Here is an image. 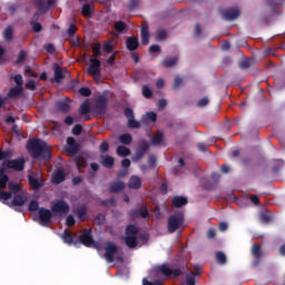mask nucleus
Wrapping results in <instances>:
<instances>
[{
    "label": "nucleus",
    "instance_id": "obj_21",
    "mask_svg": "<svg viewBox=\"0 0 285 285\" xmlns=\"http://www.w3.org/2000/svg\"><path fill=\"white\" fill-rule=\"evenodd\" d=\"M151 146H161L164 144V131L157 130L150 138Z\"/></svg>",
    "mask_w": 285,
    "mask_h": 285
},
{
    "label": "nucleus",
    "instance_id": "obj_27",
    "mask_svg": "<svg viewBox=\"0 0 285 285\" xmlns=\"http://www.w3.org/2000/svg\"><path fill=\"white\" fill-rule=\"evenodd\" d=\"M179 61V57H167L165 60L161 61V66L164 68H175L177 66V62Z\"/></svg>",
    "mask_w": 285,
    "mask_h": 285
},
{
    "label": "nucleus",
    "instance_id": "obj_29",
    "mask_svg": "<svg viewBox=\"0 0 285 285\" xmlns=\"http://www.w3.org/2000/svg\"><path fill=\"white\" fill-rule=\"evenodd\" d=\"M23 95V87H12L9 92L8 97L9 99H17V97H21Z\"/></svg>",
    "mask_w": 285,
    "mask_h": 285
},
{
    "label": "nucleus",
    "instance_id": "obj_54",
    "mask_svg": "<svg viewBox=\"0 0 285 285\" xmlns=\"http://www.w3.org/2000/svg\"><path fill=\"white\" fill-rule=\"evenodd\" d=\"M83 130V127L81 125H75L73 128L71 129L72 135L79 136L81 135Z\"/></svg>",
    "mask_w": 285,
    "mask_h": 285
},
{
    "label": "nucleus",
    "instance_id": "obj_28",
    "mask_svg": "<svg viewBox=\"0 0 285 285\" xmlns=\"http://www.w3.org/2000/svg\"><path fill=\"white\" fill-rule=\"evenodd\" d=\"M186 204H188V198L184 196H175L173 198L174 208H181L183 206H186Z\"/></svg>",
    "mask_w": 285,
    "mask_h": 285
},
{
    "label": "nucleus",
    "instance_id": "obj_14",
    "mask_svg": "<svg viewBox=\"0 0 285 285\" xmlns=\"http://www.w3.org/2000/svg\"><path fill=\"white\" fill-rule=\"evenodd\" d=\"M28 202V196L23 193L14 194L13 199L11 203L8 204L10 208H17V206H26V203Z\"/></svg>",
    "mask_w": 285,
    "mask_h": 285
},
{
    "label": "nucleus",
    "instance_id": "obj_12",
    "mask_svg": "<svg viewBox=\"0 0 285 285\" xmlns=\"http://www.w3.org/2000/svg\"><path fill=\"white\" fill-rule=\"evenodd\" d=\"M52 210L45 207H40L38 212V217L42 226H48L52 222Z\"/></svg>",
    "mask_w": 285,
    "mask_h": 285
},
{
    "label": "nucleus",
    "instance_id": "obj_19",
    "mask_svg": "<svg viewBox=\"0 0 285 285\" xmlns=\"http://www.w3.org/2000/svg\"><path fill=\"white\" fill-rule=\"evenodd\" d=\"M60 238L62 239L63 244H67V246H79V240H75L72 232H70V229H65L63 233L60 235Z\"/></svg>",
    "mask_w": 285,
    "mask_h": 285
},
{
    "label": "nucleus",
    "instance_id": "obj_50",
    "mask_svg": "<svg viewBox=\"0 0 285 285\" xmlns=\"http://www.w3.org/2000/svg\"><path fill=\"white\" fill-rule=\"evenodd\" d=\"M0 199H3V202H8V199H12V191H0Z\"/></svg>",
    "mask_w": 285,
    "mask_h": 285
},
{
    "label": "nucleus",
    "instance_id": "obj_31",
    "mask_svg": "<svg viewBox=\"0 0 285 285\" xmlns=\"http://www.w3.org/2000/svg\"><path fill=\"white\" fill-rule=\"evenodd\" d=\"M13 37H14V29L12 28V26H8L3 30V39H4V41H7V43H10V41H12Z\"/></svg>",
    "mask_w": 285,
    "mask_h": 285
},
{
    "label": "nucleus",
    "instance_id": "obj_22",
    "mask_svg": "<svg viewBox=\"0 0 285 285\" xmlns=\"http://www.w3.org/2000/svg\"><path fill=\"white\" fill-rule=\"evenodd\" d=\"M140 37L142 46H148L150 43V31L148 30V24H142Z\"/></svg>",
    "mask_w": 285,
    "mask_h": 285
},
{
    "label": "nucleus",
    "instance_id": "obj_24",
    "mask_svg": "<svg viewBox=\"0 0 285 285\" xmlns=\"http://www.w3.org/2000/svg\"><path fill=\"white\" fill-rule=\"evenodd\" d=\"M28 181L33 190H39L43 186V181L32 175L28 176Z\"/></svg>",
    "mask_w": 285,
    "mask_h": 285
},
{
    "label": "nucleus",
    "instance_id": "obj_61",
    "mask_svg": "<svg viewBox=\"0 0 285 285\" xmlns=\"http://www.w3.org/2000/svg\"><path fill=\"white\" fill-rule=\"evenodd\" d=\"M66 224L67 226H75V224H77V220H75V216L72 215L67 216Z\"/></svg>",
    "mask_w": 285,
    "mask_h": 285
},
{
    "label": "nucleus",
    "instance_id": "obj_23",
    "mask_svg": "<svg viewBox=\"0 0 285 285\" xmlns=\"http://www.w3.org/2000/svg\"><path fill=\"white\" fill-rule=\"evenodd\" d=\"M70 98L57 101L56 109L59 110V112H68V110H70Z\"/></svg>",
    "mask_w": 285,
    "mask_h": 285
},
{
    "label": "nucleus",
    "instance_id": "obj_36",
    "mask_svg": "<svg viewBox=\"0 0 285 285\" xmlns=\"http://www.w3.org/2000/svg\"><path fill=\"white\" fill-rule=\"evenodd\" d=\"M116 153L118 157H130V149L126 146H119Z\"/></svg>",
    "mask_w": 285,
    "mask_h": 285
},
{
    "label": "nucleus",
    "instance_id": "obj_49",
    "mask_svg": "<svg viewBox=\"0 0 285 285\" xmlns=\"http://www.w3.org/2000/svg\"><path fill=\"white\" fill-rule=\"evenodd\" d=\"M29 23L32 27L33 32H41V30H43V26H41L40 22L30 21Z\"/></svg>",
    "mask_w": 285,
    "mask_h": 285
},
{
    "label": "nucleus",
    "instance_id": "obj_57",
    "mask_svg": "<svg viewBox=\"0 0 285 285\" xmlns=\"http://www.w3.org/2000/svg\"><path fill=\"white\" fill-rule=\"evenodd\" d=\"M125 117H127V119H135V111H132V108H125Z\"/></svg>",
    "mask_w": 285,
    "mask_h": 285
},
{
    "label": "nucleus",
    "instance_id": "obj_9",
    "mask_svg": "<svg viewBox=\"0 0 285 285\" xmlns=\"http://www.w3.org/2000/svg\"><path fill=\"white\" fill-rule=\"evenodd\" d=\"M149 148H150V144H148V140L142 139L139 146L136 148V153L132 156V161H141V159L146 157V153H148Z\"/></svg>",
    "mask_w": 285,
    "mask_h": 285
},
{
    "label": "nucleus",
    "instance_id": "obj_44",
    "mask_svg": "<svg viewBox=\"0 0 285 285\" xmlns=\"http://www.w3.org/2000/svg\"><path fill=\"white\" fill-rule=\"evenodd\" d=\"M216 261L218 264H222V265L226 264V262H227L226 254H224V252H217Z\"/></svg>",
    "mask_w": 285,
    "mask_h": 285
},
{
    "label": "nucleus",
    "instance_id": "obj_39",
    "mask_svg": "<svg viewBox=\"0 0 285 285\" xmlns=\"http://www.w3.org/2000/svg\"><path fill=\"white\" fill-rule=\"evenodd\" d=\"M8 188H9V190H11V193H13V195L21 194V186H19V184H17L14 181H10L8 184Z\"/></svg>",
    "mask_w": 285,
    "mask_h": 285
},
{
    "label": "nucleus",
    "instance_id": "obj_35",
    "mask_svg": "<svg viewBox=\"0 0 285 285\" xmlns=\"http://www.w3.org/2000/svg\"><path fill=\"white\" fill-rule=\"evenodd\" d=\"M167 38H168V31H166V29L156 30V41H166Z\"/></svg>",
    "mask_w": 285,
    "mask_h": 285
},
{
    "label": "nucleus",
    "instance_id": "obj_25",
    "mask_svg": "<svg viewBox=\"0 0 285 285\" xmlns=\"http://www.w3.org/2000/svg\"><path fill=\"white\" fill-rule=\"evenodd\" d=\"M128 187L131 190H139V188H141V178H139V176H131L128 181Z\"/></svg>",
    "mask_w": 285,
    "mask_h": 285
},
{
    "label": "nucleus",
    "instance_id": "obj_41",
    "mask_svg": "<svg viewBox=\"0 0 285 285\" xmlns=\"http://www.w3.org/2000/svg\"><path fill=\"white\" fill-rule=\"evenodd\" d=\"M81 12H82V17H87V18L92 17V9L88 3H85L82 6Z\"/></svg>",
    "mask_w": 285,
    "mask_h": 285
},
{
    "label": "nucleus",
    "instance_id": "obj_15",
    "mask_svg": "<svg viewBox=\"0 0 285 285\" xmlns=\"http://www.w3.org/2000/svg\"><path fill=\"white\" fill-rule=\"evenodd\" d=\"M108 108V98L106 96H100L96 100L95 110L98 115H106V110Z\"/></svg>",
    "mask_w": 285,
    "mask_h": 285
},
{
    "label": "nucleus",
    "instance_id": "obj_13",
    "mask_svg": "<svg viewBox=\"0 0 285 285\" xmlns=\"http://www.w3.org/2000/svg\"><path fill=\"white\" fill-rule=\"evenodd\" d=\"M53 70V78L51 79V82H56V83H61V81H63V79H66V75H63V72H68V69L61 68V66H59V63H53L52 67Z\"/></svg>",
    "mask_w": 285,
    "mask_h": 285
},
{
    "label": "nucleus",
    "instance_id": "obj_6",
    "mask_svg": "<svg viewBox=\"0 0 285 285\" xmlns=\"http://www.w3.org/2000/svg\"><path fill=\"white\" fill-rule=\"evenodd\" d=\"M87 75L94 79L101 76V61L98 58H90Z\"/></svg>",
    "mask_w": 285,
    "mask_h": 285
},
{
    "label": "nucleus",
    "instance_id": "obj_64",
    "mask_svg": "<svg viewBox=\"0 0 285 285\" xmlns=\"http://www.w3.org/2000/svg\"><path fill=\"white\" fill-rule=\"evenodd\" d=\"M181 83H184V79H181V77L176 76L174 79V88H179V86H181Z\"/></svg>",
    "mask_w": 285,
    "mask_h": 285
},
{
    "label": "nucleus",
    "instance_id": "obj_53",
    "mask_svg": "<svg viewBox=\"0 0 285 285\" xmlns=\"http://www.w3.org/2000/svg\"><path fill=\"white\" fill-rule=\"evenodd\" d=\"M128 128H141V125L135 118H130L128 120Z\"/></svg>",
    "mask_w": 285,
    "mask_h": 285
},
{
    "label": "nucleus",
    "instance_id": "obj_10",
    "mask_svg": "<svg viewBox=\"0 0 285 285\" xmlns=\"http://www.w3.org/2000/svg\"><path fill=\"white\" fill-rule=\"evenodd\" d=\"M79 242L78 244H82V246H86L87 248L92 247V244H95V238H92V229L85 228L82 234L78 237Z\"/></svg>",
    "mask_w": 285,
    "mask_h": 285
},
{
    "label": "nucleus",
    "instance_id": "obj_18",
    "mask_svg": "<svg viewBox=\"0 0 285 285\" xmlns=\"http://www.w3.org/2000/svg\"><path fill=\"white\" fill-rule=\"evenodd\" d=\"M130 217H132V219H139V217L148 219L150 217V213L148 212V207H138L130 210Z\"/></svg>",
    "mask_w": 285,
    "mask_h": 285
},
{
    "label": "nucleus",
    "instance_id": "obj_63",
    "mask_svg": "<svg viewBox=\"0 0 285 285\" xmlns=\"http://www.w3.org/2000/svg\"><path fill=\"white\" fill-rule=\"evenodd\" d=\"M76 33H77V26L76 24H70L69 29H68L69 37H75Z\"/></svg>",
    "mask_w": 285,
    "mask_h": 285
},
{
    "label": "nucleus",
    "instance_id": "obj_56",
    "mask_svg": "<svg viewBox=\"0 0 285 285\" xmlns=\"http://www.w3.org/2000/svg\"><path fill=\"white\" fill-rule=\"evenodd\" d=\"M102 50L104 52H106L107 55H110V52H112V43L110 42H105L102 45Z\"/></svg>",
    "mask_w": 285,
    "mask_h": 285
},
{
    "label": "nucleus",
    "instance_id": "obj_42",
    "mask_svg": "<svg viewBox=\"0 0 285 285\" xmlns=\"http://www.w3.org/2000/svg\"><path fill=\"white\" fill-rule=\"evenodd\" d=\"M114 26H115L116 32H119V33L124 32V30H126L127 28V24L124 21H116Z\"/></svg>",
    "mask_w": 285,
    "mask_h": 285
},
{
    "label": "nucleus",
    "instance_id": "obj_60",
    "mask_svg": "<svg viewBox=\"0 0 285 285\" xmlns=\"http://www.w3.org/2000/svg\"><path fill=\"white\" fill-rule=\"evenodd\" d=\"M27 90H37V82L35 80H29L26 85Z\"/></svg>",
    "mask_w": 285,
    "mask_h": 285
},
{
    "label": "nucleus",
    "instance_id": "obj_59",
    "mask_svg": "<svg viewBox=\"0 0 285 285\" xmlns=\"http://www.w3.org/2000/svg\"><path fill=\"white\" fill-rule=\"evenodd\" d=\"M23 61H26V51L21 50L18 53L17 63H23Z\"/></svg>",
    "mask_w": 285,
    "mask_h": 285
},
{
    "label": "nucleus",
    "instance_id": "obj_47",
    "mask_svg": "<svg viewBox=\"0 0 285 285\" xmlns=\"http://www.w3.org/2000/svg\"><path fill=\"white\" fill-rule=\"evenodd\" d=\"M39 202H37V200H31L30 203H29V207H28V209L31 212V213H35V212H37L38 210V213H39Z\"/></svg>",
    "mask_w": 285,
    "mask_h": 285
},
{
    "label": "nucleus",
    "instance_id": "obj_11",
    "mask_svg": "<svg viewBox=\"0 0 285 285\" xmlns=\"http://www.w3.org/2000/svg\"><path fill=\"white\" fill-rule=\"evenodd\" d=\"M252 256L254 257V261L252 262V266L254 268H257L259 266V263L262 262V257L264 255V252H262V245L255 243L250 247Z\"/></svg>",
    "mask_w": 285,
    "mask_h": 285
},
{
    "label": "nucleus",
    "instance_id": "obj_1",
    "mask_svg": "<svg viewBox=\"0 0 285 285\" xmlns=\"http://www.w3.org/2000/svg\"><path fill=\"white\" fill-rule=\"evenodd\" d=\"M27 150H29L33 159H43L45 161H50V148L48 144L41 139H31L27 144Z\"/></svg>",
    "mask_w": 285,
    "mask_h": 285
},
{
    "label": "nucleus",
    "instance_id": "obj_45",
    "mask_svg": "<svg viewBox=\"0 0 285 285\" xmlns=\"http://www.w3.org/2000/svg\"><path fill=\"white\" fill-rule=\"evenodd\" d=\"M240 70H248L250 68V59L246 58L238 63Z\"/></svg>",
    "mask_w": 285,
    "mask_h": 285
},
{
    "label": "nucleus",
    "instance_id": "obj_2",
    "mask_svg": "<svg viewBox=\"0 0 285 285\" xmlns=\"http://www.w3.org/2000/svg\"><path fill=\"white\" fill-rule=\"evenodd\" d=\"M156 273H160V275H164V277H167V278L173 277L174 279H177V277H180V275H184V273H188V267L183 266V267L173 269L168 267V265L163 264L156 268Z\"/></svg>",
    "mask_w": 285,
    "mask_h": 285
},
{
    "label": "nucleus",
    "instance_id": "obj_48",
    "mask_svg": "<svg viewBox=\"0 0 285 285\" xmlns=\"http://www.w3.org/2000/svg\"><path fill=\"white\" fill-rule=\"evenodd\" d=\"M79 95H81V97H90V95H92V90L88 87H81L79 89Z\"/></svg>",
    "mask_w": 285,
    "mask_h": 285
},
{
    "label": "nucleus",
    "instance_id": "obj_38",
    "mask_svg": "<svg viewBox=\"0 0 285 285\" xmlns=\"http://www.w3.org/2000/svg\"><path fill=\"white\" fill-rule=\"evenodd\" d=\"M101 164L105 168H112V166H115V158L111 156H105Z\"/></svg>",
    "mask_w": 285,
    "mask_h": 285
},
{
    "label": "nucleus",
    "instance_id": "obj_32",
    "mask_svg": "<svg viewBox=\"0 0 285 285\" xmlns=\"http://www.w3.org/2000/svg\"><path fill=\"white\" fill-rule=\"evenodd\" d=\"M33 6L39 12H48V2L45 0H33Z\"/></svg>",
    "mask_w": 285,
    "mask_h": 285
},
{
    "label": "nucleus",
    "instance_id": "obj_52",
    "mask_svg": "<svg viewBox=\"0 0 285 285\" xmlns=\"http://www.w3.org/2000/svg\"><path fill=\"white\" fill-rule=\"evenodd\" d=\"M13 81L18 87H23V76L21 73L16 75Z\"/></svg>",
    "mask_w": 285,
    "mask_h": 285
},
{
    "label": "nucleus",
    "instance_id": "obj_34",
    "mask_svg": "<svg viewBox=\"0 0 285 285\" xmlns=\"http://www.w3.org/2000/svg\"><path fill=\"white\" fill-rule=\"evenodd\" d=\"M119 141L122 146H130L132 144V136L130 134H122L119 136Z\"/></svg>",
    "mask_w": 285,
    "mask_h": 285
},
{
    "label": "nucleus",
    "instance_id": "obj_51",
    "mask_svg": "<svg viewBox=\"0 0 285 285\" xmlns=\"http://www.w3.org/2000/svg\"><path fill=\"white\" fill-rule=\"evenodd\" d=\"M9 157H12V151L10 149L8 150H0V161H3V159H9Z\"/></svg>",
    "mask_w": 285,
    "mask_h": 285
},
{
    "label": "nucleus",
    "instance_id": "obj_40",
    "mask_svg": "<svg viewBox=\"0 0 285 285\" xmlns=\"http://www.w3.org/2000/svg\"><path fill=\"white\" fill-rule=\"evenodd\" d=\"M88 112H90V102L85 101L79 107V115L83 116L88 115Z\"/></svg>",
    "mask_w": 285,
    "mask_h": 285
},
{
    "label": "nucleus",
    "instance_id": "obj_37",
    "mask_svg": "<svg viewBox=\"0 0 285 285\" xmlns=\"http://www.w3.org/2000/svg\"><path fill=\"white\" fill-rule=\"evenodd\" d=\"M76 215L80 222H86L87 209L86 206H81L76 209Z\"/></svg>",
    "mask_w": 285,
    "mask_h": 285
},
{
    "label": "nucleus",
    "instance_id": "obj_4",
    "mask_svg": "<svg viewBox=\"0 0 285 285\" xmlns=\"http://www.w3.org/2000/svg\"><path fill=\"white\" fill-rule=\"evenodd\" d=\"M0 167L6 169L7 171L11 169V170H16L17 173H21V170L26 168V159L18 158L13 160H4Z\"/></svg>",
    "mask_w": 285,
    "mask_h": 285
},
{
    "label": "nucleus",
    "instance_id": "obj_33",
    "mask_svg": "<svg viewBox=\"0 0 285 285\" xmlns=\"http://www.w3.org/2000/svg\"><path fill=\"white\" fill-rule=\"evenodd\" d=\"M52 181L53 184H62V181H66V174L63 173V170H57L52 175Z\"/></svg>",
    "mask_w": 285,
    "mask_h": 285
},
{
    "label": "nucleus",
    "instance_id": "obj_20",
    "mask_svg": "<svg viewBox=\"0 0 285 285\" xmlns=\"http://www.w3.org/2000/svg\"><path fill=\"white\" fill-rule=\"evenodd\" d=\"M126 47L129 52H135V50L139 48V38L135 36L128 37L126 40Z\"/></svg>",
    "mask_w": 285,
    "mask_h": 285
},
{
    "label": "nucleus",
    "instance_id": "obj_8",
    "mask_svg": "<svg viewBox=\"0 0 285 285\" xmlns=\"http://www.w3.org/2000/svg\"><path fill=\"white\" fill-rule=\"evenodd\" d=\"M116 253H119V247L117 244L107 242L105 246V259L108 262V264H112V262H115Z\"/></svg>",
    "mask_w": 285,
    "mask_h": 285
},
{
    "label": "nucleus",
    "instance_id": "obj_43",
    "mask_svg": "<svg viewBox=\"0 0 285 285\" xmlns=\"http://www.w3.org/2000/svg\"><path fill=\"white\" fill-rule=\"evenodd\" d=\"M142 96L145 99H150V97H153V89L148 87V85L142 86Z\"/></svg>",
    "mask_w": 285,
    "mask_h": 285
},
{
    "label": "nucleus",
    "instance_id": "obj_7",
    "mask_svg": "<svg viewBox=\"0 0 285 285\" xmlns=\"http://www.w3.org/2000/svg\"><path fill=\"white\" fill-rule=\"evenodd\" d=\"M51 213L68 215L70 213V205L66 200L59 199L51 205Z\"/></svg>",
    "mask_w": 285,
    "mask_h": 285
},
{
    "label": "nucleus",
    "instance_id": "obj_62",
    "mask_svg": "<svg viewBox=\"0 0 285 285\" xmlns=\"http://www.w3.org/2000/svg\"><path fill=\"white\" fill-rule=\"evenodd\" d=\"M100 153H108V150H110V146L108 145L107 141H102L101 145H100Z\"/></svg>",
    "mask_w": 285,
    "mask_h": 285
},
{
    "label": "nucleus",
    "instance_id": "obj_17",
    "mask_svg": "<svg viewBox=\"0 0 285 285\" xmlns=\"http://www.w3.org/2000/svg\"><path fill=\"white\" fill-rule=\"evenodd\" d=\"M66 150L70 155V157H75L79 153V144L72 137L67 138Z\"/></svg>",
    "mask_w": 285,
    "mask_h": 285
},
{
    "label": "nucleus",
    "instance_id": "obj_30",
    "mask_svg": "<svg viewBox=\"0 0 285 285\" xmlns=\"http://www.w3.org/2000/svg\"><path fill=\"white\" fill-rule=\"evenodd\" d=\"M6 173H8L6 169H3L2 167H0V188L1 190L6 189V186H8V181H10V178L8 177V175H6Z\"/></svg>",
    "mask_w": 285,
    "mask_h": 285
},
{
    "label": "nucleus",
    "instance_id": "obj_46",
    "mask_svg": "<svg viewBox=\"0 0 285 285\" xmlns=\"http://www.w3.org/2000/svg\"><path fill=\"white\" fill-rule=\"evenodd\" d=\"M94 57H101V43H96L91 47Z\"/></svg>",
    "mask_w": 285,
    "mask_h": 285
},
{
    "label": "nucleus",
    "instance_id": "obj_55",
    "mask_svg": "<svg viewBox=\"0 0 285 285\" xmlns=\"http://www.w3.org/2000/svg\"><path fill=\"white\" fill-rule=\"evenodd\" d=\"M208 104H210V100L207 97H204L200 100H198L197 106L198 108H204L208 106Z\"/></svg>",
    "mask_w": 285,
    "mask_h": 285
},
{
    "label": "nucleus",
    "instance_id": "obj_16",
    "mask_svg": "<svg viewBox=\"0 0 285 285\" xmlns=\"http://www.w3.org/2000/svg\"><path fill=\"white\" fill-rule=\"evenodd\" d=\"M240 12L237 8H228L222 11V17L225 21H235L239 17Z\"/></svg>",
    "mask_w": 285,
    "mask_h": 285
},
{
    "label": "nucleus",
    "instance_id": "obj_5",
    "mask_svg": "<svg viewBox=\"0 0 285 285\" xmlns=\"http://www.w3.org/2000/svg\"><path fill=\"white\" fill-rule=\"evenodd\" d=\"M184 225L183 215H173L168 218L167 230L169 234L176 233Z\"/></svg>",
    "mask_w": 285,
    "mask_h": 285
},
{
    "label": "nucleus",
    "instance_id": "obj_58",
    "mask_svg": "<svg viewBox=\"0 0 285 285\" xmlns=\"http://www.w3.org/2000/svg\"><path fill=\"white\" fill-rule=\"evenodd\" d=\"M186 284L187 285H195V273L188 274L186 276Z\"/></svg>",
    "mask_w": 285,
    "mask_h": 285
},
{
    "label": "nucleus",
    "instance_id": "obj_26",
    "mask_svg": "<svg viewBox=\"0 0 285 285\" xmlns=\"http://www.w3.org/2000/svg\"><path fill=\"white\" fill-rule=\"evenodd\" d=\"M126 188V183L124 181H112L109 184V193H121Z\"/></svg>",
    "mask_w": 285,
    "mask_h": 285
},
{
    "label": "nucleus",
    "instance_id": "obj_3",
    "mask_svg": "<svg viewBox=\"0 0 285 285\" xmlns=\"http://www.w3.org/2000/svg\"><path fill=\"white\" fill-rule=\"evenodd\" d=\"M125 244L128 246V248H137V244L139 242L137 240V235H139V228L135 225H128L125 229Z\"/></svg>",
    "mask_w": 285,
    "mask_h": 285
}]
</instances>
